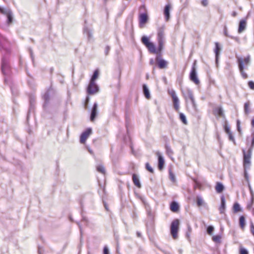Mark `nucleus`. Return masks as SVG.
<instances>
[{
    "mask_svg": "<svg viewBox=\"0 0 254 254\" xmlns=\"http://www.w3.org/2000/svg\"><path fill=\"white\" fill-rule=\"evenodd\" d=\"M30 54L31 58L32 61H33V59H34L33 53L31 50H30Z\"/></svg>",
    "mask_w": 254,
    "mask_h": 254,
    "instance_id": "obj_53",
    "label": "nucleus"
},
{
    "mask_svg": "<svg viewBox=\"0 0 254 254\" xmlns=\"http://www.w3.org/2000/svg\"><path fill=\"white\" fill-rule=\"evenodd\" d=\"M224 34L225 35V36H227V37H229L230 38H231V39H234L235 38L232 36H230L228 34V31H227V26L226 25L224 26Z\"/></svg>",
    "mask_w": 254,
    "mask_h": 254,
    "instance_id": "obj_38",
    "label": "nucleus"
},
{
    "mask_svg": "<svg viewBox=\"0 0 254 254\" xmlns=\"http://www.w3.org/2000/svg\"><path fill=\"white\" fill-rule=\"evenodd\" d=\"M214 114H217L219 116L222 118L225 117V115L223 113V109L221 107H217L214 110Z\"/></svg>",
    "mask_w": 254,
    "mask_h": 254,
    "instance_id": "obj_20",
    "label": "nucleus"
},
{
    "mask_svg": "<svg viewBox=\"0 0 254 254\" xmlns=\"http://www.w3.org/2000/svg\"><path fill=\"white\" fill-rule=\"evenodd\" d=\"M237 61L238 64L239 69L242 76L243 77V78L247 79L248 77V76L246 72H245L244 70V66L243 65L242 59L238 58Z\"/></svg>",
    "mask_w": 254,
    "mask_h": 254,
    "instance_id": "obj_11",
    "label": "nucleus"
},
{
    "mask_svg": "<svg viewBox=\"0 0 254 254\" xmlns=\"http://www.w3.org/2000/svg\"><path fill=\"white\" fill-rule=\"evenodd\" d=\"M212 240L215 243H220L221 239V236L220 235H217L212 237Z\"/></svg>",
    "mask_w": 254,
    "mask_h": 254,
    "instance_id": "obj_33",
    "label": "nucleus"
},
{
    "mask_svg": "<svg viewBox=\"0 0 254 254\" xmlns=\"http://www.w3.org/2000/svg\"><path fill=\"white\" fill-rule=\"evenodd\" d=\"M241 211V208L238 203H235L233 205V211L234 213H237Z\"/></svg>",
    "mask_w": 254,
    "mask_h": 254,
    "instance_id": "obj_31",
    "label": "nucleus"
},
{
    "mask_svg": "<svg viewBox=\"0 0 254 254\" xmlns=\"http://www.w3.org/2000/svg\"><path fill=\"white\" fill-rule=\"evenodd\" d=\"M246 26H247L246 20V19L241 20L239 22V24L238 32L239 33H241L243 31H244L246 28Z\"/></svg>",
    "mask_w": 254,
    "mask_h": 254,
    "instance_id": "obj_17",
    "label": "nucleus"
},
{
    "mask_svg": "<svg viewBox=\"0 0 254 254\" xmlns=\"http://www.w3.org/2000/svg\"><path fill=\"white\" fill-rule=\"evenodd\" d=\"M97 170L98 172L104 174L105 173V170L103 166L102 165H98L97 167Z\"/></svg>",
    "mask_w": 254,
    "mask_h": 254,
    "instance_id": "obj_34",
    "label": "nucleus"
},
{
    "mask_svg": "<svg viewBox=\"0 0 254 254\" xmlns=\"http://www.w3.org/2000/svg\"><path fill=\"white\" fill-rule=\"evenodd\" d=\"M248 85L251 89L254 90V82L253 81H250Z\"/></svg>",
    "mask_w": 254,
    "mask_h": 254,
    "instance_id": "obj_45",
    "label": "nucleus"
},
{
    "mask_svg": "<svg viewBox=\"0 0 254 254\" xmlns=\"http://www.w3.org/2000/svg\"><path fill=\"white\" fill-rule=\"evenodd\" d=\"M149 63L150 64L152 65L154 63V61L153 59L150 60Z\"/></svg>",
    "mask_w": 254,
    "mask_h": 254,
    "instance_id": "obj_55",
    "label": "nucleus"
},
{
    "mask_svg": "<svg viewBox=\"0 0 254 254\" xmlns=\"http://www.w3.org/2000/svg\"><path fill=\"white\" fill-rule=\"evenodd\" d=\"M89 101V97H86V103H87Z\"/></svg>",
    "mask_w": 254,
    "mask_h": 254,
    "instance_id": "obj_58",
    "label": "nucleus"
},
{
    "mask_svg": "<svg viewBox=\"0 0 254 254\" xmlns=\"http://www.w3.org/2000/svg\"><path fill=\"white\" fill-rule=\"evenodd\" d=\"M201 4L202 5L205 6L208 4V0H202Z\"/></svg>",
    "mask_w": 254,
    "mask_h": 254,
    "instance_id": "obj_48",
    "label": "nucleus"
},
{
    "mask_svg": "<svg viewBox=\"0 0 254 254\" xmlns=\"http://www.w3.org/2000/svg\"><path fill=\"white\" fill-rule=\"evenodd\" d=\"M8 46L9 42L7 39L0 34V50L3 49L5 52L9 53Z\"/></svg>",
    "mask_w": 254,
    "mask_h": 254,
    "instance_id": "obj_8",
    "label": "nucleus"
},
{
    "mask_svg": "<svg viewBox=\"0 0 254 254\" xmlns=\"http://www.w3.org/2000/svg\"><path fill=\"white\" fill-rule=\"evenodd\" d=\"M184 96L186 99H189L190 100L192 106L195 108L196 105L192 91L190 90H187Z\"/></svg>",
    "mask_w": 254,
    "mask_h": 254,
    "instance_id": "obj_14",
    "label": "nucleus"
},
{
    "mask_svg": "<svg viewBox=\"0 0 254 254\" xmlns=\"http://www.w3.org/2000/svg\"><path fill=\"white\" fill-rule=\"evenodd\" d=\"M224 189V186L220 182H217L215 186V190L217 193H221Z\"/></svg>",
    "mask_w": 254,
    "mask_h": 254,
    "instance_id": "obj_24",
    "label": "nucleus"
},
{
    "mask_svg": "<svg viewBox=\"0 0 254 254\" xmlns=\"http://www.w3.org/2000/svg\"><path fill=\"white\" fill-rule=\"evenodd\" d=\"M237 130L238 131L241 133V127H240V121L238 120L237 121Z\"/></svg>",
    "mask_w": 254,
    "mask_h": 254,
    "instance_id": "obj_44",
    "label": "nucleus"
},
{
    "mask_svg": "<svg viewBox=\"0 0 254 254\" xmlns=\"http://www.w3.org/2000/svg\"><path fill=\"white\" fill-rule=\"evenodd\" d=\"M249 188H250V190L251 191V193H252L253 191H252V189H251V187L250 186H249Z\"/></svg>",
    "mask_w": 254,
    "mask_h": 254,
    "instance_id": "obj_61",
    "label": "nucleus"
},
{
    "mask_svg": "<svg viewBox=\"0 0 254 254\" xmlns=\"http://www.w3.org/2000/svg\"><path fill=\"white\" fill-rule=\"evenodd\" d=\"M110 50V47L109 46H106L105 49V54L106 56L108 55Z\"/></svg>",
    "mask_w": 254,
    "mask_h": 254,
    "instance_id": "obj_46",
    "label": "nucleus"
},
{
    "mask_svg": "<svg viewBox=\"0 0 254 254\" xmlns=\"http://www.w3.org/2000/svg\"><path fill=\"white\" fill-rule=\"evenodd\" d=\"M179 209V206L178 203L175 201H173L170 205V209L172 211L176 212L178 211Z\"/></svg>",
    "mask_w": 254,
    "mask_h": 254,
    "instance_id": "obj_23",
    "label": "nucleus"
},
{
    "mask_svg": "<svg viewBox=\"0 0 254 254\" xmlns=\"http://www.w3.org/2000/svg\"><path fill=\"white\" fill-rule=\"evenodd\" d=\"M225 131L227 134L231 133L230 127L227 125V122H225V125L224 126Z\"/></svg>",
    "mask_w": 254,
    "mask_h": 254,
    "instance_id": "obj_41",
    "label": "nucleus"
},
{
    "mask_svg": "<svg viewBox=\"0 0 254 254\" xmlns=\"http://www.w3.org/2000/svg\"><path fill=\"white\" fill-rule=\"evenodd\" d=\"M250 104L249 101L244 104V112L246 115H248L250 112Z\"/></svg>",
    "mask_w": 254,
    "mask_h": 254,
    "instance_id": "obj_29",
    "label": "nucleus"
},
{
    "mask_svg": "<svg viewBox=\"0 0 254 254\" xmlns=\"http://www.w3.org/2000/svg\"><path fill=\"white\" fill-rule=\"evenodd\" d=\"M141 200L142 202L143 203L144 205H145V207L146 208V211L148 214H150V208L149 206L146 203V201L143 198H141Z\"/></svg>",
    "mask_w": 254,
    "mask_h": 254,
    "instance_id": "obj_35",
    "label": "nucleus"
},
{
    "mask_svg": "<svg viewBox=\"0 0 254 254\" xmlns=\"http://www.w3.org/2000/svg\"><path fill=\"white\" fill-rule=\"evenodd\" d=\"M179 224L180 221L177 219L174 220L171 224V234L174 239H177L178 237V232L179 230Z\"/></svg>",
    "mask_w": 254,
    "mask_h": 254,
    "instance_id": "obj_3",
    "label": "nucleus"
},
{
    "mask_svg": "<svg viewBox=\"0 0 254 254\" xmlns=\"http://www.w3.org/2000/svg\"><path fill=\"white\" fill-rule=\"evenodd\" d=\"M136 234L137 237H140L141 236V233L139 232H137Z\"/></svg>",
    "mask_w": 254,
    "mask_h": 254,
    "instance_id": "obj_57",
    "label": "nucleus"
},
{
    "mask_svg": "<svg viewBox=\"0 0 254 254\" xmlns=\"http://www.w3.org/2000/svg\"><path fill=\"white\" fill-rule=\"evenodd\" d=\"M253 211V214H254V208L253 209V211Z\"/></svg>",
    "mask_w": 254,
    "mask_h": 254,
    "instance_id": "obj_64",
    "label": "nucleus"
},
{
    "mask_svg": "<svg viewBox=\"0 0 254 254\" xmlns=\"http://www.w3.org/2000/svg\"><path fill=\"white\" fill-rule=\"evenodd\" d=\"M145 168L149 172H150L151 173L153 172V169L152 168V167L150 166V165H149V164L148 163H146L145 164Z\"/></svg>",
    "mask_w": 254,
    "mask_h": 254,
    "instance_id": "obj_40",
    "label": "nucleus"
},
{
    "mask_svg": "<svg viewBox=\"0 0 254 254\" xmlns=\"http://www.w3.org/2000/svg\"><path fill=\"white\" fill-rule=\"evenodd\" d=\"M166 153L167 154L169 155V156H171L173 154V151L171 149V148L168 146H166Z\"/></svg>",
    "mask_w": 254,
    "mask_h": 254,
    "instance_id": "obj_39",
    "label": "nucleus"
},
{
    "mask_svg": "<svg viewBox=\"0 0 254 254\" xmlns=\"http://www.w3.org/2000/svg\"><path fill=\"white\" fill-rule=\"evenodd\" d=\"M78 226H79V228H80V232L81 233V225H80V224H78Z\"/></svg>",
    "mask_w": 254,
    "mask_h": 254,
    "instance_id": "obj_62",
    "label": "nucleus"
},
{
    "mask_svg": "<svg viewBox=\"0 0 254 254\" xmlns=\"http://www.w3.org/2000/svg\"><path fill=\"white\" fill-rule=\"evenodd\" d=\"M196 203L198 206H201L204 204V200L200 196H196Z\"/></svg>",
    "mask_w": 254,
    "mask_h": 254,
    "instance_id": "obj_30",
    "label": "nucleus"
},
{
    "mask_svg": "<svg viewBox=\"0 0 254 254\" xmlns=\"http://www.w3.org/2000/svg\"><path fill=\"white\" fill-rule=\"evenodd\" d=\"M81 223H84L85 225H86L87 223V218L85 217H83L81 220Z\"/></svg>",
    "mask_w": 254,
    "mask_h": 254,
    "instance_id": "obj_49",
    "label": "nucleus"
},
{
    "mask_svg": "<svg viewBox=\"0 0 254 254\" xmlns=\"http://www.w3.org/2000/svg\"><path fill=\"white\" fill-rule=\"evenodd\" d=\"M251 125H252L253 127H254V117L252 120Z\"/></svg>",
    "mask_w": 254,
    "mask_h": 254,
    "instance_id": "obj_56",
    "label": "nucleus"
},
{
    "mask_svg": "<svg viewBox=\"0 0 254 254\" xmlns=\"http://www.w3.org/2000/svg\"><path fill=\"white\" fill-rule=\"evenodd\" d=\"M215 48L214 49V53L215 54V57H216V61H217L218 57L219 55V51H220V47L219 46V45L218 43L216 42L215 43Z\"/></svg>",
    "mask_w": 254,
    "mask_h": 254,
    "instance_id": "obj_28",
    "label": "nucleus"
},
{
    "mask_svg": "<svg viewBox=\"0 0 254 254\" xmlns=\"http://www.w3.org/2000/svg\"><path fill=\"white\" fill-rule=\"evenodd\" d=\"M247 169H244V174H245V177L246 179L248 180V173L247 171Z\"/></svg>",
    "mask_w": 254,
    "mask_h": 254,
    "instance_id": "obj_50",
    "label": "nucleus"
},
{
    "mask_svg": "<svg viewBox=\"0 0 254 254\" xmlns=\"http://www.w3.org/2000/svg\"><path fill=\"white\" fill-rule=\"evenodd\" d=\"M246 141L247 144L251 142V145L247 153H246L245 150L243 151L244 154L243 166L244 169H249L251 166L252 151L254 147V131L252 133L251 136L247 137Z\"/></svg>",
    "mask_w": 254,
    "mask_h": 254,
    "instance_id": "obj_2",
    "label": "nucleus"
},
{
    "mask_svg": "<svg viewBox=\"0 0 254 254\" xmlns=\"http://www.w3.org/2000/svg\"><path fill=\"white\" fill-rule=\"evenodd\" d=\"M91 81L87 86V93L89 95H93L97 93L99 91V87L97 85L95 82H93V83L91 86Z\"/></svg>",
    "mask_w": 254,
    "mask_h": 254,
    "instance_id": "obj_9",
    "label": "nucleus"
},
{
    "mask_svg": "<svg viewBox=\"0 0 254 254\" xmlns=\"http://www.w3.org/2000/svg\"><path fill=\"white\" fill-rule=\"evenodd\" d=\"M243 65L245 64L246 65H248L250 63L251 57L250 55H248L246 58L244 59H242Z\"/></svg>",
    "mask_w": 254,
    "mask_h": 254,
    "instance_id": "obj_32",
    "label": "nucleus"
},
{
    "mask_svg": "<svg viewBox=\"0 0 254 254\" xmlns=\"http://www.w3.org/2000/svg\"><path fill=\"white\" fill-rule=\"evenodd\" d=\"M0 12L6 16L7 18V23L8 24H10L12 23L13 21V14L9 8H4L0 7Z\"/></svg>",
    "mask_w": 254,
    "mask_h": 254,
    "instance_id": "obj_6",
    "label": "nucleus"
},
{
    "mask_svg": "<svg viewBox=\"0 0 254 254\" xmlns=\"http://www.w3.org/2000/svg\"><path fill=\"white\" fill-rule=\"evenodd\" d=\"M148 17L147 13H141L139 16V23L140 27H142L148 21Z\"/></svg>",
    "mask_w": 254,
    "mask_h": 254,
    "instance_id": "obj_15",
    "label": "nucleus"
},
{
    "mask_svg": "<svg viewBox=\"0 0 254 254\" xmlns=\"http://www.w3.org/2000/svg\"><path fill=\"white\" fill-rule=\"evenodd\" d=\"M237 15V13L236 11H233L232 13V16L233 17H235Z\"/></svg>",
    "mask_w": 254,
    "mask_h": 254,
    "instance_id": "obj_54",
    "label": "nucleus"
},
{
    "mask_svg": "<svg viewBox=\"0 0 254 254\" xmlns=\"http://www.w3.org/2000/svg\"><path fill=\"white\" fill-rule=\"evenodd\" d=\"M190 80L195 83L196 85H199L200 83L199 80L198 78L196 68L195 66V62H194L192 65L191 71L190 74Z\"/></svg>",
    "mask_w": 254,
    "mask_h": 254,
    "instance_id": "obj_5",
    "label": "nucleus"
},
{
    "mask_svg": "<svg viewBox=\"0 0 254 254\" xmlns=\"http://www.w3.org/2000/svg\"><path fill=\"white\" fill-rule=\"evenodd\" d=\"M98 104L94 103L93 106L91 109L90 119L91 122H94L98 114Z\"/></svg>",
    "mask_w": 254,
    "mask_h": 254,
    "instance_id": "obj_13",
    "label": "nucleus"
},
{
    "mask_svg": "<svg viewBox=\"0 0 254 254\" xmlns=\"http://www.w3.org/2000/svg\"><path fill=\"white\" fill-rule=\"evenodd\" d=\"M227 134L229 136V140L232 141H233L234 143H235V138H234V137L233 136L232 133L231 132V133H228Z\"/></svg>",
    "mask_w": 254,
    "mask_h": 254,
    "instance_id": "obj_43",
    "label": "nucleus"
},
{
    "mask_svg": "<svg viewBox=\"0 0 254 254\" xmlns=\"http://www.w3.org/2000/svg\"><path fill=\"white\" fill-rule=\"evenodd\" d=\"M98 75H99V71L98 69H96L94 71L93 74L90 80V81H91L90 86H91V85L93 84V82H95V80L98 78Z\"/></svg>",
    "mask_w": 254,
    "mask_h": 254,
    "instance_id": "obj_26",
    "label": "nucleus"
},
{
    "mask_svg": "<svg viewBox=\"0 0 254 254\" xmlns=\"http://www.w3.org/2000/svg\"><path fill=\"white\" fill-rule=\"evenodd\" d=\"M1 71L5 75H8L10 72V66L8 59L6 56H3L1 66Z\"/></svg>",
    "mask_w": 254,
    "mask_h": 254,
    "instance_id": "obj_4",
    "label": "nucleus"
},
{
    "mask_svg": "<svg viewBox=\"0 0 254 254\" xmlns=\"http://www.w3.org/2000/svg\"><path fill=\"white\" fill-rule=\"evenodd\" d=\"M38 253L39 254H41V249L40 248H39V249H38Z\"/></svg>",
    "mask_w": 254,
    "mask_h": 254,
    "instance_id": "obj_60",
    "label": "nucleus"
},
{
    "mask_svg": "<svg viewBox=\"0 0 254 254\" xmlns=\"http://www.w3.org/2000/svg\"><path fill=\"white\" fill-rule=\"evenodd\" d=\"M219 209L220 213L222 214L224 213L225 209V199L223 196L221 197V206Z\"/></svg>",
    "mask_w": 254,
    "mask_h": 254,
    "instance_id": "obj_21",
    "label": "nucleus"
},
{
    "mask_svg": "<svg viewBox=\"0 0 254 254\" xmlns=\"http://www.w3.org/2000/svg\"><path fill=\"white\" fill-rule=\"evenodd\" d=\"M170 179L172 181H175V176L172 173L170 174Z\"/></svg>",
    "mask_w": 254,
    "mask_h": 254,
    "instance_id": "obj_51",
    "label": "nucleus"
},
{
    "mask_svg": "<svg viewBox=\"0 0 254 254\" xmlns=\"http://www.w3.org/2000/svg\"><path fill=\"white\" fill-rule=\"evenodd\" d=\"M92 133V129L91 128H87L85 131L83 132L80 135V142L81 143H84L87 138Z\"/></svg>",
    "mask_w": 254,
    "mask_h": 254,
    "instance_id": "obj_12",
    "label": "nucleus"
},
{
    "mask_svg": "<svg viewBox=\"0 0 254 254\" xmlns=\"http://www.w3.org/2000/svg\"><path fill=\"white\" fill-rule=\"evenodd\" d=\"M148 226H149V224H148V223H147V224H146V227L148 228Z\"/></svg>",
    "mask_w": 254,
    "mask_h": 254,
    "instance_id": "obj_63",
    "label": "nucleus"
},
{
    "mask_svg": "<svg viewBox=\"0 0 254 254\" xmlns=\"http://www.w3.org/2000/svg\"><path fill=\"white\" fill-rule=\"evenodd\" d=\"M251 233L254 236V226L253 225V224H252L251 225Z\"/></svg>",
    "mask_w": 254,
    "mask_h": 254,
    "instance_id": "obj_52",
    "label": "nucleus"
},
{
    "mask_svg": "<svg viewBox=\"0 0 254 254\" xmlns=\"http://www.w3.org/2000/svg\"><path fill=\"white\" fill-rule=\"evenodd\" d=\"M156 154L158 156V168L162 170L164 164V160L163 157L160 155L159 152H156Z\"/></svg>",
    "mask_w": 254,
    "mask_h": 254,
    "instance_id": "obj_18",
    "label": "nucleus"
},
{
    "mask_svg": "<svg viewBox=\"0 0 254 254\" xmlns=\"http://www.w3.org/2000/svg\"><path fill=\"white\" fill-rule=\"evenodd\" d=\"M83 34L87 36L88 40L90 41L92 38V35L90 30L85 26L83 28Z\"/></svg>",
    "mask_w": 254,
    "mask_h": 254,
    "instance_id": "obj_22",
    "label": "nucleus"
},
{
    "mask_svg": "<svg viewBox=\"0 0 254 254\" xmlns=\"http://www.w3.org/2000/svg\"><path fill=\"white\" fill-rule=\"evenodd\" d=\"M240 254H249V253L246 249L241 248H240Z\"/></svg>",
    "mask_w": 254,
    "mask_h": 254,
    "instance_id": "obj_42",
    "label": "nucleus"
},
{
    "mask_svg": "<svg viewBox=\"0 0 254 254\" xmlns=\"http://www.w3.org/2000/svg\"><path fill=\"white\" fill-rule=\"evenodd\" d=\"M214 228L212 226H209L207 228V232L208 234L211 235H212L213 232L214 231Z\"/></svg>",
    "mask_w": 254,
    "mask_h": 254,
    "instance_id": "obj_37",
    "label": "nucleus"
},
{
    "mask_svg": "<svg viewBox=\"0 0 254 254\" xmlns=\"http://www.w3.org/2000/svg\"><path fill=\"white\" fill-rule=\"evenodd\" d=\"M103 254H109V251L107 246H105L104 248Z\"/></svg>",
    "mask_w": 254,
    "mask_h": 254,
    "instance_id": "obj_47",
    "label": "nucleus"
},
{
    "mask_svg": "<svg viewBox=\"0 0 254 254\" xmlns=\"http://www.w3.org/2000/svg\"><path fill=\"white\" fill-rule=\"evenodd\" d=\"M172 8V5L171 3H168L164 7V14L166 20L167 21L170 19V11Z\"/></svg>",
    "mask_w": 254,
    "mask_h": 254,
    "instance_id": "obj_16",
    "label": "nucleus"
},
{
    "mask_svg": "<svg viewBox=\"0 0 254 254\" xmlns=\"http://www.w3.org/2000/svg\"><path fill=\"white\" fill-rule=\"evenodd\" d=\"M180 118L184 124L186 125L187 124V121L186 116H185V115L184 114H183V113L180 114Z\"/></svg>",
    "mask_w": 254,
    "mask_h": 254,
    "instance_id": "obj_36",
    "label": "nucleus"
},
{
    "mask_svg": "<svg viewBox=\"0 0 254 254\" xmlns=\"http://www.w3.org/2000/svg\"><path fill=\"white\" fill-rule=\"evenodd\" d=\"M143 93L144 94V96L145 97L149 99L150 98V94L149 93V89L147 86L145 84L143 85Z\"/></svg>",
    "mask_w": 254,
    "mask_h": 254,
    "instance_id": "obj_25",
    "label": "nucleus"
},
{
    "mask_svg": "<svg viewBox=\"0 0 254 254\" xmlns=\"http://www.w3.org/2000/svg\"><path fill=\"white\" fill-rule=\"evenodd\" d=\"M169 94L171 95L173 100L174 108L177 112H178L180 108V103L179 98L176 95L175 91L173 90H171L169 92Z\"/></svg>",
    "mask_w": 254,
    "mask_h": 254,
    "instance_id": "obj_7",
    "label": "nucleus"
},
{
    "mask_svg": "<svg viewBox=\"0 0 254 254\" xmlns=\"http://www.w3.org/2000/svg\"><path fill=\"white\" fill-rule=\"evenodd\" d=\"M132 181H133L134 185H135L138 188H140L141 187V185L140 183L138 176L135 174H133L132 176Z\"/></svg>",
    "mask_w": 254,
    "mask_h": 254,
    "instance_id": "obj_19",
    "label": "nucleus"
},
{
    "mask_svg": "<svg viewBox=\"0 0 254 254\" xmlns=\"http://www.w3.org/2000/svg\"><path fill=\"white\" fill-rule=\"evenodd\" d=\"M55 94V91L50 87L47 91L45 92L43 96V98L45 100V103L44 105V107H45L47 103L49 101L50 99V97L53 96Z\"/></svg>",
    "mask_w": 254,
    "mask_h": 254,
    "instance_id": "obj_10",
    "label": "nucleus"
},
{
    "mask_svg": "<svg viewBox=\"0 0 254 254\" xmlns=\"http://www.w3.org/2000/svg\"><path fill=\"white\" fill-rule=\"evenodd\" d=\"M149 225L151 227H152V225H153V222H152V221H151L149 223Z\"/></svg>",
    "mask_w": 254,
    "mask_h": 254,
    "instance_id": "obj_59",
    "label": "nucleus"
},
{
    "mask_svg": "<svg viewBox=\"0 0 254 254\" xmlns=\"http://www.w3.org/2000/svg\"><path fill=\"white\" fill-rule=\"evenodd\" d=\"M239 225L241 229H243L246 225L245 218L244 216H241L239 218Z\"/></svg>",
    "mask_w": 254,
    "mask_h": 254,
    "instance_id": "obj_27",
    "label": "nucleus"
},
{
    "mask_svg": "<svg viewBox=\"0 0 254 254\" xmlns=\"http://www.w3.org/2000/svg\"><path fill=\"white\" fill-rule=\"evenodd\" d=\"M165 26L164 25H162L157 29V48H156L154 44L150 42L149 38L146 36H142L141 39V42L146 47L150 53L157 55L155 60L157 63L159 68L161 69L166 68L168 64L167 61L160 58V53L163 49L164 44L165 43Z\"/></svg>",
    "mask_w": 254,
    "mask_h": 254,
    "instance_id": "obj_1",
    "label": "nucleus"
}]
</instances>
